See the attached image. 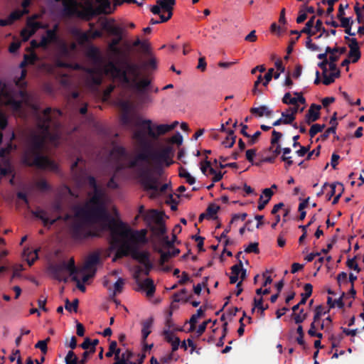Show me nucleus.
<instances>
[{
  "instance_id": "nucleus-1",
  "label": "nucleus",
  "mask_w": 364,
  "mask_h": 364,
  "mask_svg": "<svg viewBox=\"0 0 364 364\" xmlns=\"http://www.w3.org/2000/svg\"><path fill=\"white\" fill-rule=\"evenodd\" d=\"M62 114V112L58 109H52L47 107L42 114L37 115V127L41 133H32L28 138L22 159L25 165L51 171L58 170V166L55 161L42 152L48 139L53 141L58 139L57 134L51 133L50 126L53 124L57 127V120Z\"/></svg>"
},
{
  "instance_id": "nucleus-2",
  "label": "nucleus",
  "mask_w": 364,
  "mask_h": 364,
  "mask_svg": "<svg viewBox=\"0 0 364 364\" xmlns=\"http://www.w3.org/2000/svg\"><path fill=\"white\" fill-rule=\"evenodd\" d=\"M147 230H134L122 220H111V247L106 250H141L148 242Z\"/></svg>"
},
{
  "instance_id": "nucleus-3",
  "label": "nucleus",
  "mask_w": 364,
  "mask_h": 364,
  "mask_svg": "<svg viewBox=\"0 0 364 364\" xmlns=\"http://www.w3.org/2000/svg\"><path fill=\"white\" fill-rule=\"evenodd\" d=\"M112 261L117 262L124 257H131L133 260L138 262L139 264L134 265L132 267L133 277L138 283L140 289L146 291V296L151 297L154 296L156 287L154 281L147 278L143 282H140V277L142 274L149 275L151 270L153 269V262L151 259L150 252H115Z\"/></svg>"
},
{
  "instance_id": "nucleus-4",
  "label": "nucleus",
  "mask_w": 364,
  "mask_h": 364,
  "mask_svg": "<svg viewBox=\"0 0 364 364\" xmlns=\"http://www.w3.org/2000/svg\"><path fill=\"white\" fill-rule=\"evenodd\" d=\"M145 220L150 225V229L153 235V242L158 247L153 250H162V248L172 250H180L178 248H174V244H179L180 242L176 240V231H181L180 225H176L173 229L171 239H169L166 233V228L163 220L162 215L156 210H151V211L146 214Z\"/></svg>"
},
{
  "instance_id": "nucleus-5",
  "label": "nucleus",
  "mask_w": 364,
  "mask_h": 364,
  "mask_svg": "<svg viewBox=\"0 0 364 364\" xmlns=\"http://www.w3.org/2000/svg\"><path fill=\"white\" fill-rule=\"evenodd\" d=\"M79 162H84L82 158H77L70 167L71 173L75 183L79 186H82L87 183L90 187L93 188L94 193L90 200L91 205H104L103 197L104 192L99 187L96 179L92 176H88L87 170L83 167H78Z\"/></svg>"
},
{
  "instance_id": "nucleus-6",
  "label": "nucleus",
  "mask_w": 364,
  "mask_h": 364,
  "mask_svg": "<svg viewBox=\"0 0 364 364\" xmlns=\"http://www.w3.org/2000/svg\"><path fill=\"white\" fill-rule=\"evenodd\" d=\"M173 156V149L171 146H165L160 149H154L152 144L148 149L140 151L136 154L129 166H139L141 161L148 162L151 161L153 164L165 165L166 167L173 164L172 158Z\"/></svg>"
},
{
  "instance_id": "nucleus-7",
  "label": "nucleus",
  "mask_w": 364,
  "mask_h": 364,
  "mask_svg": "<svg viewBox=\"0 0 364 364\" xmlns=\"http://www.w3.org/2000/svg\"><path fill=\"white\" fill-rule=\"evenodd\" d=\"M75 215L76 218L82 219L87 224L103 222V228L109 231L111 220L114 219L108 214L105 205L91 204L90 206L77 208Z\"/></svg>"
},
{
  "instance_id": "nucleus-8",
  "label": "nucleus",
  "mask_w": 364,
  "mask_h": 364,
  "mask_svg": "<svg viewBox=\"0 0 364 364\" xmlns=\"http://www.w3.org/2000/svg\"><path fill=\"white\" fill-rule=\"evenodd\" d=\"M123 65L129 71L128 75L129 80V82L124 83L134 89L137 92L138 95L146 92L147 87L151 84V80L148 78H144L141 80H138L141 75L139 65L129 61H124Z\"/></svg>"
},
{
  "instance_id": "nucleus-9",
  "label": "nucleus",
  "mask_w": 364,
  "mask_h": 364,
  "mask_svg": "<svg viewBox=\"0 0 364 364\" xmlns=\"http://www.w3.org/2000/svg\"><path fill=\"white\" fill-rule=\"evenodd\" d=\"M140 183L145 191H152L150 198H156L160 193H164L168 188V184L159 187V178L151 173L149 168H140L139 171Z\"/></svg>"
},
{
  "instance_id": "nucleus-10",
  "label": "nucleus",
  "mask_w": 364,
  "mask_h": 364,
  "mask_svg": "<svg viewBox=\"0 0 364 364\" xmlns=\"http://www.w3.org/2000/svg\"><path fill=\"white\" fill-rule=\"evenodd\" d=\"M48 269L55 279L65 283L68 282V278L63 277V271H68L71 277L73 274H77L79 271L78 267L75 265V262L73 257L68 259V261L63 259L58 263L50 264Z\"/></svg>"
},
{
  "instance_id": "nucleus-11",
  "label": "nucleus",
  "mask_w": 364,
  "mask_h": 364,
  "mask_svg": "<svg viewBox=\"0 0 364 364\" xmlns=\"http://www.w3.org/2000/svg\"><path fill=\"white\" fill-rule=\"evenodd\" d=\"M125 60H123L121 63L122 68L118 66L114 62L109 61L106 65L105 66L104 71L107 75H110L114 78H117L121 80L123 82H129V71L127 68H126L123 63Z\"/></svg>"
},
{
  "instance_id": "nucleus-12",
  "label": "nucleus",
  "mask_w": 364,
  "mask_h": 364,
  "mask_svg": "<svg viewBox=\"0 0 364 364\" xmlns=\"http://www.w3.org/2000/svg\"><path fill=\"white\" fill-rule=\"evenodd\" d=\"M141 125L148 130V134L153 139H157L159 135L164 134L174 129V125L159 124L156 127V132H154L151 127V121L144 119L141 122Z\"/></svg>"
},
{
  "instance_id": "nucleus-13",
  "label": "nucleus",
  "mask_w": 364,
  "mask_h": 364,
  "mask_svg": "<svg viewBox=\"0 0 364 364\" xmlns=\"http://www.w3.org/2000/svg\"><path fill=\"white\" fill-rule=\"evenodd\" d=\"M72 234L76 239H84L98 235L89 230L82 223H76L73 225Z\"/></svg>"
},
{
  "instance_id": "nucleus-14",
  "label": "nucleus",
  "mask_w": 364,
  "mask_h": 364,
  "mask_svg": "<svg viewBox=\"0 0 364 364\" xmlns=\"http://www.w3.org/2000/svg\"><path fill=\"white\" fill-rule=\"evenodd\" d=\"M63 9V14L65 16L71 17L73 16H82V13L77 9V1L75 0H62Z\"/></svg>"
},
{
  "instance_id": "nucleus-15",
  "label": "nucleus",
  "mask_w": 364,
  "mask_h": 364,
  "mask_svg": "<svg viewBox=\"0 0 364 364\" xmlns=\"http://www.w3.org/2000/svg\"><path fill=\"white\" fill-rule=\"evenodd\" d=\"M95 254L90 255L83 265L81 267H78L77 274H83L85 272L91 270L92 272L94 269H96V265L100 262V255L96 254L97 252H94Z\"/></svg>"
},
{
  "instance_id": "nucleus-16",
  "label": "nucleus",
  "mask_w": 364,
  "mask_h": 364,
  "mask_svg": "<svg viewBox=\"0 0 364 364\" xmlns=\"http://www.w3.org/2000/svg\"><path fill=\"white\" fill-rule=\"evenodd\" d=\"M321 106L316 104H312L308 109L304 117V122L307 124H311L312 122H316L320 117V109Z\"/></svg>"
},
{
  "instance_id": "nucleus-17",
  "label": "nucleus",
  "mask_w": 364,
  "mask_h": 364,
  "mask_svg": "<svg viewBox=\"0 0 364 364\" xmlns=\"http://www.w3.org/2000/svg\"><path fill=\"white\" fill-rule=\"evenodd\" d=\"M161 257L159 261V265L161 267V270L165 272H168L171 271V267L167 264H166V262H168V260L172 258L177 256L180 252H161Z\"/></svg>"
},
{
  "instance_id": "nucleus-18",
  "label": "nucleus",
  "mask_w": 364,
  "mask_h": 364,
  "mask_svg": "<svg viewBox=\"0 0 364 364\" xmlns=\"http://www.w3.org/2000/svg\"><path fill=\"white\" fill-rule=\"evenodd\" d=\"M329 124L331 125V127H328L321 136L322 140H326L331 134L336 135L338 126L336 112H335L331 117Z\"/></svg>"
},
{
  "instance_id": "nucleus-19",
  "label": "nucleus",
  "mask_w": 364,
  "mask_h": 364,
  "mask_svg": "<svg viewBox=\"0 0 364 364\" xmlns=\"http://www.w3.org/2000/svg\"><path fill=\"white\" fill-rule=\"evenodd\" d=\"M133 138L139 143L141 148V151L148 149L151 144V142L146 139L145 134L141 130L136 131L133 134Z\"/></svg>"
},
{
  "instance_id": "nucleus-20",
  "label": "nucleus",
  "mask_w": 364,
  "mask_h": 364,
  "mask_svg": "<svg viewBox=\"0 0 364 364\" xmlns=\"http://www.w3.org/2000/svg\"><path fill=\"white\" fill-rule=\"evenodd\" d=\"M87 56L95 63H101L102 58L100 49L95 46H90L87 50Z\"/></svg>"
},
{
  "instance_id": "nucleus-21",
  "label": "nucleus",
  "mask_w": 364,
  "mask_h": 364,
  "mask_svg": "<svg viewBox=\"0 0 364 364\" xmlns=\"http://www.w3.org/2000/svg\"><path fill=\"white\" fill-rule=\"evenodd\" d=\"M112 154L118 159L121 160L128 159L130 158L131 155L127 151V149L122 146H114L112 149Z\"/></svg>"
},
{
  "instance_id": "nucleus-22",
  "label": "nucleus",
  "mask_w": 364,
  "mask_h": 364,
  "mask_svg": "<svg viewBox=\"0 0 364 364\" xmlns=\"http://www.w3.org/2000/svg\"><path fill=\"white\" fill-rule=\"evenodd\" d=\"M154 322V318L152 317L149 318L148 319L143 321L141 323L142 329H141V337L142 342H145L149 335L151 333V328Z\"/></svg>"
},
{
  "instance_id": "nucleus-23",
  "label": "nucleus",
  "mask_w": 364,
  "mask_h": 364,
  "mask_svg": "<svg viewBox=\"0 0 364 364\" xmlns=\"http://www.w3.org/2000/svg\"><path fill=\"white\" fill-rule=\"evenodd\" d=\"M188 291L186 289H182L181 291L176 292L173 295V302H184L187 303L189 300L193 297V295L191 294L189 296L187 295Z\"/></svg>"
},
{
  "instance_id": "nucleus-24",
  "label": "nucleus",
  "mask_w": 364,
  "mask_h": 364,
  "mask_svg": "<svg viewBox=\"0 0 364 364\" xmlns=\"http://www.w3.org/2000/svg\"><path fill=\"white\" fill-rule=\"evenodd\" d=\"M89 76L87 77L88 82L92 85H100L102 82V77L98 75L95 69L90 68L87 70Z\"/></svg>"
},
{
  "instance_id": "nucleus-25",
  "label": "nucleus",
  "mask_w": 364,
  "mask_h": 364,
  "mask_svg": "<svg viewBox=\"0 0 364 364\" xmlns=\"http://www.w3.org/2000/svg\"><path fill=\"white\" fill-rule=\"evenodd\" d=\"M38 252H22L21 258L31 266L38 258Z\"/></svg>"
},
{
  "instance_id": "nucleus-26",
  "label": "nucleus",
  "mask_w": 364,
  "mask_h": 364,
  "mask_svg": "<svg viewBox=\"0 0 364 364\" xmlns=\"http://www.w3.org/2000/svg\"><path fill=\"white\" fill-rule=\"evenodd\" d=\"M31 213L36 218L40 219L43 223L44 225H49L51 219L46 216V212L41 209L36 210H31Z\"/></svg>"
},
{
  "instance_id": "nucleus-27",
  "label": "nucleus",
  "mask_w": 364,
  "mask_h": 364,
  "mask_svg": "<svg viewBox=\"0 0 364 364\" xmlns=\"http://www.w3.org/2000/svg\"><path fill=\"white\" fill-rule=\"evenodd\" d=\"M37 17V15H34L27 20V26L31 28L29 36L33 35L38 29L42 28V24L40 22L35 21V18Z\"/></svg>"
},
{
  "instance_id": "nucleus-28",
  "label": "nucleus",
  "mask_w": 364,
  "mask_h": 364,
  "mask_svg": "<svg viewBox=\"0 0 364 364\" xmlns=\"http://www.w3.org/2000/svg\"><path fill=\"white\" fill-rule=\"evenodd\" d=\"M236 140V135L235 134L234 130L228 129V136L225 139L222 141V144L225 148H231L234 146Z\"/></svg>"
},
{
  "instance_id": "nucleus-29",
  "label": "nucleus",
  "mask_w": 364,
  "mask_h": 364,
  "mask_svg": "<svg viewBox=\"0 0 364 364\" xmlns=\"http://www.w3.org/2000/svg\"><path fill=\"white\" fill-rule=\"evenodd\" d=\"M250 112L252 114H257L259 117H262L264 115L270 117L272 113V110L269 109L266 105L251 108Z\"/></svg>"
},
{
  "instance_id": "nucleus-30",
  "label": "nucleus",
  "mask_w": 364,
  "mask_h": 364,
  "mask_svg": "<svg viewBox=\"0 0 364 364\" xmlns=\"http://www.w3.org/2000/svg\"><path fill=\"white\" fill-rule=\"evenodd\" d=\"M307 313H304V309L299 310V312L292 313L291 315V318L296 324H301L307 318Z\"/></svg>"
},
{
  "instance_id": "nucleus-31",
  "label": "nucleus",
  "mask_w": 364,
  "mask_h": 364,
  "mask_svg": "<svg viewBox=\"0 0 364 364\" xmlns=\"http://www.w3.org/2000/svg\"><path fill=\"white\" fill-rule=\"evenodd\" d=\"M283 151V154L281 156L282 161L285 162V167L288 168L293 164V161L291 159V156H288L287 154H289L291 152V149L289 147H285L282 149Z\"/></svg>"
},
{
  "instance_id": "nucleus-32",
  "label": "nucleus",
  "mask_w": 364,
  "mask_h": 364,
  "mask_svg": "<svg viewBox=\"0 0 364 364\" xmlns=\"http://www.w3.org/2000/svg\"><path fill=\"white\" fill-rule=\"evenodd\" d=\"M73 33L80 44L88 42L90 40V37L87 31L82 32L77 29L73 32Z\"/></svg>"
},
{
  "instance_id": "nucleus-33",
  "label": "nucleus",
  "mask_w": 364,
  "mask_h": 364,
  "mask_svg": "<svg viewBox=\"0 0 364 364\" xmlns=\"http://www.w3.org/2000/svg\"><path fill=\"white\" fill-rule=\"evenodd\" d=\"M314 20H315V16H313L312 17H311L310 19L306 22L304 28H303V29L301 31V33H306L309 36H312L315 35L316 32L312 31V30H311V28L314 26Z\"/></svg>"
},
{
  "instance_id": "nucleus-34",
  "label": "nucleus",
  "mask_w": 364,
  "mask_h": 364,
  "mask_svg": "<svg viewBox=\"0 0 364 364\" xmlns=\"http://www.w3.org/2000/svg\"><path fill=\"white\" fill-rule=\"evenodd\" d=\"M253 305L254 306L252 309V313H254L256 308L258 309V311H264L269 308L268 304H263V299L262 297L259 299L255 298Z\"/></svg>"
},
{
  "instance_id": "nucleus-35",
  "label": "nucleus",
  "mask_w": 364,
  "mask_h": 364,
  "mask_svg": "<svg viewBox=\"0 0 364 364\" xmlns=\"http://www.w3.org/2000/svg\"><path fill=\"white\" fill-rule=\"evenodd\" d=\"M125 284V280L122 278H119L117 282L114 284V290L112 292V296L121 294L123 291L124 286Z\"/></svg>"
},
{
  "instance_id": "nucleus-36",
  "label": "nucleus",
  "mask_w": 364,
  "mask_h": 364,
  "mask_svg": "<svg viewBox=\"0 0 364 364\" xmlns=\"http://www.w3.org/2000/svg\"><path fill=\"white\" fill-rule=\"evenodd\" d=\"M179 176L181 178H185L186 179V182L193 185L196 183V178L193 177L184 168L180 167L179 168Z\"/></svg>"
},
{
  "instance_id": "nucleus-37",
  "label": "nucleus",
  "mask_w": 364,
  "mask_h": 364,
  "mask_svg": "<svg viewBox=\"0 0 364 364\" xmlns=\"http://www.w3.org/2000/svg\"><path fill=\"white\" fill-rule=\"evenodd\" d=\"M294 95L297 96V97H291L287 105H296L298 103L301 104H305L306 100L303 97L302 94L301 92H294Z\"/></svg>"
},
{
  "instance_id": "nucleus-38",
  "label": "nucleus",
  "mask_w": 364,
  "mask_h": 364,
  "mask_svg": "<svg viewBox=\"0 0 364 364\" xmlns=\"http://www.w3.org/2000/svg\"><path fill=\"white\" fill-rule=\"evenodd\" d=\"M28 13L29 10H15L12 11L9 16L11 22L14 23L15 21L20 19L23 15L28 14Z\"/></svg>"
},
{
  "instance_id": "nucleus-39",
  "label": "nucleus",
  "mask_w": 364,
  "mask_h": 364,
  "mask_svg": "<svg viewBox=\"0 0 364 364\" xmlns=\"http://www.w3.org/2000/svg\"><path fill=\"white\" fill-rule=\"evenodd\" d=\"M50 210L53 213L60 215L63 210L62 201L60 200H55L50 204Z\"/></svg>"
},
{
  "instance_id": "nucleus-40",
  "label": "nucleus",
  "mask_w": 364,
  "mask_h": 364,
  "mask_svg": "<svg viewBox=\"0 0 364 364\" xmlns=\"http://www.w3.org/2000/svg\"><path fill=\"white\" fill-rule=\"evenodd\" d=\"M65 364H78L77 356L73 350H69L65 358Z\"/></svg>"
},
{
  "instance_id": "nucleus-41",
  "label": "nucleus",
  "mask_w": 364,
  "mask_h": 364,
  "mask_svg": "<svg viewBox=\"0 0 364 364\" xmlns=\"http://www.w3.org/2000/svg\"><path fill=\"white\" fill-rule=\"evenodd\" d=\"M282 137V134L276 130H273L272 132V139H271V146L269 148V150H272L273 146L279 144V140Z\"/></svg>"
},
{
  "instance_id": "nucleus-42",
  "label": "nucleus",
  "mask_w": 364,
  "mask_h": 364,
  "mask_svg": "<svg viewBox=\"0 0 364 364\" xmlns=\"http://www.w3.org/2000/svg\"><path fill=\"white\" fill-rule=\"evenodd\" d=\"M78 304H79V301L77 299H74L72 303L70 302L68 299H67L65 300V308L67 311H68L70 312L72 311L77 312V308H78Z\"/></svg>"
},
{
  "instance_id": "nucleus-43",
  "label": "nucleus",
  "mask_w": 364,
  "mask_h": 364,
  "mask_svg": "<svg viewBox=\"0 0 364 364\" xmlns=\"http://www.w3.org/2000/svg\"><path fill=\"white\" fill-rule=\"evenodd\" d=\"M57 29L58 26L55 25L53 29H48L46 31V35L44 36L50 43L55 42L57 41Z\"/></svg>"
},
{
  "instance_id": "nucleus-44",
  "label": "nucleus",
  "mask_w": 364,
  "mask_h": 364,
  "mask_svg": "<svg viewBox=\"0 0 364 364\" xmlns=\"http://www.w3.org/2000/svg\"><path fill=\"white\" fill-rule=\"evenodd\" d=\"M326 125L323 124H313L309 130V135L311 138H313L316 134H317L318 132H322V130L325 128Z\"/></svg>"
},
{
  "instance_id": "nucleus-45",
  "label": "nucleus",
  "mask_w": 364,
  "mask_h": 364,
  "mask_svg": "<svg viewBox=\"0 0 364 364\" xmlns=\"http://www.w3.org/2000/svg\"><path fill=\"white\" fill-rule=\"evenodd\" d=\"M122 38H116L112 40L109 44V49L115 54H119L120 52L119 48L117 47L118 44L121 41Z\"/></svg>"
},
{
  "instance_id": "nucleus-46",
  "label": "nucleus",
  "mask_w": 364,
  "mask_h": 364,
  "mask_svg": "<svg viewBox=\"0 0 364 364\" xmlns=\"http://www.w3.org/2000/svg\"><path fill=\"white\" fill-rule=\"evenodd\" d=\"M50 338L49 337H48L45 340L39 341L35 345V348H39L43 354H46L48 350L47 345H48V343L50 341Z\"/></svg>"
},
{
  "instance_id": "nucleus-47",
  "label": "nucleus",
  "mask_w": 364,
  "mask_h": 364,
  "mask_svg": "<svg viewBox=\"0 0 364 364\" xmlns=\"http://www.w3.org/2000/svg\"><path fill=\"white\" fill-rule=\"evenodd\" d=\"M360 49H355L351 48V50H350L348 53V58H351L352 63H355L359 60L360 58Z\"/></svg>"
},
{
  "instance_id": "nucleus-48",
  "label": "nucleus",
  "mask_w": 364,
  "mask_h": 364,
  "mask_svg": "<svg viewBox=\"0 0 364 364\" xmlns=\"http://www.w3.org/2000/svg\"><path fill=\"white\" fill-rule=\"evenodd\" d=\"M357 256L353 257V258H348L346 262V265L349 269H353L357 272H360V268L358 267V264L356 262Z\"/></svg>"
},
{
  "instance_id": "nucleus-49",
  "label": "nucleus",
  "mask_w": 364,
  "mask_h": 364,
  "mask_svg": "<svg viewBox=\"0 0 364 364\" xmlns=\"http://www.w3.org/2000/svg\"><path fill=\"white\" fill-rule=\"evenodd\" d=\"M323 309L324 308L322 305H318L315 308L314 316L313 318L314 321H318L321 316L327 313V311H324ZM328 311L329 310H328Z\"/></svg>"
},
{
  "instance_id": "nucleus-50",
  "label": "nucleus",
  "mask_w": 364,
  "mask_h": 364,
  "mask_svg": "<svg viewBox=\"0 0 364 364\" xmlns=\"http://www.w3.org/2000/svg\"><path fill=\"white\" fill-rule=\"evenodd\" d=\"M282 117L284 119L283 124H291L295 119V117L291 114L289 112H287V109L282 112Z\"/></svg>"
},
{
  "instance_id": "nucleus-51",
  "label": "nucleus",
  "mask_w": 364,
  "mask_h": 364,
  "mask_svg": "<svg viewBox=\"0 0 364 364\" xmlns=\"http://www.w3.org/2000/svg\"><path fill=\"white\" fill-rule=\"evenodd\" d=\"M326 53H328L329 54H335L336 53H338L340 55H343L344 53H346V47H334V48H331L329 46H327L326 48Z\"/></svg>"
},
{
  "instance_id": "nucleus-52",
  "label": "nucleus",
  "mask_w": 364,
  "mask_h": 364,
  "mask_svg": "<svg viewBox=\"0 0 364 364\" xmlns=\"http://www.w3.org/2000/svg\"><path fill=\"white\" fill-rule=\"evenodd\" d=\"M220 243L223 245L222 250H227L228 247L235 248L237 247L236 241L230 238H226L222 240V242Z\"/></svg>"
},
{
  "instance_id": "nucleus-53",
  "label": "nucleus",
  "mask_w": 364,
  "mask_h": 364,
  "mask_svg": "<svg viewBox=\"0 0 364 364\" xmlns=\"http://www.w3.org/2000/svg\"><path fill=\"white\" fill-rule=\"evenodd\" d=\"M164 165L153 164L152 168H150L151 173L153 176L156 175V177H159L162 175L164 171ZM149 169V168H148Z\"/></svg>"
},
{
  "instance_id": "nucleus-54",
  "label": "nucleus",
  "mask_w": 364,
  "mask_h": 364,
  "mask_svg": "<svg viewBox=\"0 0 364 364\" xmlns=\"http://www.w3.org/2000/svg\"><path fill=\"white\" fill-rule=\"evenodd\" d=\"M255 154H256V149H248V150L246 151V154H245L246 159L252 165L260 166V163L259 162V163H254V161H253L254 156H255Z\"/></svg>"
},
{
  "instance_id": "nucleus-55",
  "label": "nucleus",
  "mask_w": 364,
  "mask_h": 364,
  "mask_svg": "<svg viewBox=\"0 0 364 364\" xmlns=\"http://www.w3.org/2000/svg\"><path fill=\"white\" fill-rule=\"evenodd\" d=\"M132 161V159L127 161V162H124V163H119L117 164V166H116L115 168V172H114V174L116 175V173H119V171L125 169V168H136V166H129V164Z\"/></svg>"
},
{
  "instance_id": "nucleus-56",
  "label": "nucleus",
  "mask_w": 364,
  "mask_h": 364,
  "mask_svg": "<svg viewBox=\"0 0 364 364\" xmlns=\"http://www.w3.org/2000/svg\"><path fill=\"white\" fill-rule=\"evenodd\" d=\"M27 75V71L25 69H23L21 73V76L16 81V85L19 87H24L26 85L24 79L26 78Z\"/></svg>"
},
{
  "instance_id": "nucleus-57",
  "label": "nucleus",
  "mask_w": 364,
  "mask_h": 364,
  "mask_svg": "<svg viewBox=\"0 0 364 364\" xmlns=\"http://www.w3.org/2000/svg\"><path fill=\"white\" fill-rule=\"evenodd\" d=\"M156 3L161 9H170L171 6L175 5L176 0H157Z\"/></svg>"
},
{
  "instance_id": "nucleus-58",
  "label": "nucleus",
  "mask_w": 364,
  "mask_h": 364,
  "mask_svg": "<svg viewBox=\"0 0 364 364\" xmlns=\"http://www.w3.org/2000/svg\"><path fill=\"white\" fill-rule=\"evenodd\" d=\"M220 209V207L214 203L210 204L207 209H206V214L210 217H213L214 215H215L218 210Z\"/></svg>"
},
{
  "instance_id": "nucleus-59",
  "label": "nucleus",
  "mask_w": 364,
  "mask_h": 364,
  "mask_svg": "<svg viewBox=\"0 0 364 364\" xmlns=\"http://www.w3.org/2000/svg\"><path fill=\"white\" fill-rule=\"evenodd\" d=\"M77 275L78 274H73L72 277H71V279L72 281L73 282H76V286H77V288L82 292H85L86 291V288H85V283H83L82 282H81L78 277H77Z\"/></svg>"
},
{
  "instance_id": "nucleus-60",
  "label": "nucleus",
  "mask_w": 364,
  "mask_h": 364,
  "mask_svg": "<svg viewBox=\"0 0 364 364\" xmlns=\"http://www.w3.org/2000/svg\"><path fill=\"white\" fill-rule=\"evenodd\" d=\"M163 336L166 342L171 343L174 341L175 336L172 331H170V328H166L163 331Z\"/></svg>"
},
{
  "instance_id": "nucleus-61",
  "label": "nucleus",
  "mask_w": 364,
  "mask_h": 364,
  "mask_svg": "<svg viewBox=\"0 0 364 364\" xmlns=\"http://www.w3.org/2000/svg\"><path fill=\"white\" fill-rule=\"evenodd\" d=\"M209 173L211 175H213V177L212 178V181L213 183L220 181L223 178V173H222L221 172H217L213 168H210Z\"/></svg>"
},
{
  "instance_id": "nucleus-62",
  "label": "nucleus",
  "mask_w": 364,
  "mask_h": 364,
  "mask_svg": "<svg viewBox=\"0 0 364 364\" xmlns=\"http://www.w3.org/2000/svg\"><path fill=\"white\" fill-rule=\"evenodd\" d=\"M210 322H211V319H208L199 325L198 329L196 330V334H197L196 337L197 338L200 336L205 332L208 324Z\"/></svg>"
},
{
  "instance_id": "nucleus-63",
  "label": "nucleus",
  "mask_w": 364,
  "mask_h": 364,
  "mask_svg": "<svg viewBox=\"0 0 364 364\" xmlns=\"http://www.w3.org/2000/svg\"><path fill=\"white\" fill-rule=\"evenodd\" d=\"M315 29L316 32L321 31L322 34H325L326 37L329 36V32L322 26V21L320 19L316 21Z\"/></svg>"
},
{
  "instance_id": "nucleus-64",
  "label": "nucleus",
  "mask_w": 364,
  "mask_h": 364,
  "mask_svg": "<svg viewBox=\"0 0 364 364\" xmlns=\"http://www.w3.org/2000/svg\"><path fill=\"white\" fill-rule=\"evenodd\" d=\"M138 98L141 104L151 103L152 102V97L146 92L138 95Z\"/></svg>"
}]
</instances>
